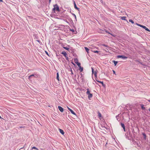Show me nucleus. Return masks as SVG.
<instances>
[{"label":"nucleus","instance_id":"412c9836","mask_svg":"<svg viewBox=\"0 0 150 150\" xmlns=\"http://www.w3.org/2000/svg\"><path fill=\"white\" fill-rule=\"evenodd\" d=\"M91 51L92 52H94V53H98L99 52L98 51H97V50L95 51H94V50H91Z\"/></svg>","mask_w":150,"mask_h":150},{"label":"nucleus","instance_id":"4468645a","mask_svg":"<svg viewBox=\"0 0 150 150\" xmlns=\"http://www.w3.org/2000/svg\"><path fill=\"white\" fill-rule=\"evenodd\" d=\"M84 48L85 49V50H86V52H87V53H89L88 52L89 49L86 47H85Z\"/></svg>","mask_w":150,"mask_h":150},{"label":"nucleus","instance_id":"f8f14e48","mask_svg":"<svg viewBox=\"0 0 150 150\" xmlns=\"http://www.w3.org/2000/svg\"><path fill=\"white\" fill-rule=\"evenodd\" d=\"M79 70L81 72H82L83 71V68L82 67H79Z\"/></svg>","mask_w":150,"mask_h":150},{"label":"nucleus","instance_id":"dca6fc26","mask_svg":"<svg viewBox=\"0 0 150 150\" xmlns=\"http://www.w3.org/2000/svg\"><path fill=\"white\" fill-rule=\"evenodd\" d=\"M98 116L99 117H101V116H102V115H101V113L99 111H98Z\"/></svg>","mask_w":150,"mask_h":150},{"label":"nucleus","instance_id":"9d476101","mask_svg":"<svg viewBox=\"0 0 150 150\" xmlns=\"http://www.w3.org/2000/svg\"><path fill=\"white\" fill-rule=\"evenodd\" d=\"M56 78H57V80L58 81H59V73L58 72H57V77H56Z\"/></svg>","mask_w":150,"mask_h":150},{"label":"nucleus","instance_id":"c756f323","mask_svg":"<svg viewBox=\"0 0 150 150\" xmlns=\"http://www.w3.org/2000/svg\"><path fill=\"white\" fill-rule=\"evenodd\" d=\"M73 15L74 16L76 19V16L74 14H73Z\"/></svg>","mask_w":150,"mask_h":150},{"label":"nucleus","instance_id":"58836bf2","mask_svg":"<svg viewBox=\"0 0 150 150\" xmlns=\"http://www.w3.org/2000/svg\"><path fill=\"white\" fill-rule=\"evenodd\" d=\"M1 118V116H0V118Z\"/></svg>","mask_w":150,"mask_h":150},{"label":"nucleus","instance_id":"f257e3e1","mask_svg":"<svg viewBox=\"0 0 150 150\" xmlns=\"http://www.w3.org/2000/svg\"><path fill=\"white\" fill-rule=\"evenodd\" d=\"M86 93L88 95V98L89 99H90V98L92 97L93 95L92 94L90 93V91H89L88 89H87V91L86 92Z\"/></svg>","mask_w":150,"mask_h":150},{"label":"nucleus","instance_id":"f704fd0d","mask_svg":"<svg viewBox=\"0 0 150 150\" xmlns=\"http://www.w3.org/2000/svg\"><path fill=\"white\" fill-rule=\"evenodd\" d=\"M143 134V135H144V136H145L146 137V134Z\"/></svg>","mask_w":150,"mask_h":150},{"label":"nucleus","instance_id":"4be33fe9","mask_svg":"<svg viewBox=\"0 0 150 150\" xmlns=\"http://www.w3.org/2000/svg\"><path fill=\"white\" fill-rule=\"evenodd\" d=\"M76 64L79 67H81L80 63L78 62Z\"/></svg>","mask_w":150,"mask_h":150},{"label":"nucleus","instance_id":"a211bd4d","mask_svg":"<svg viewBox=\"0 0 150 150\" xmlns=\"http://www.w3.org/2000/svg\"><path fill=\"white\" fill-rule=\"evenodd\" d=\"M136 25H137L140 27H141L142 28H143L144 27V25H140L138 23H136Z\"/></svg>","mask_w":150,"mask_h":150},{"label":"nucleus","instance_id":"5701e85b","mask_svg":"<svg viewBox=\"0 0 150 150\" xmlns=\"http://www.w3.org/2000/svg\"><path fill=\"white\" fill-rule=\"evenodd\" d=\"M129 21L132 23H134V22L131 19L129 20Z\"/></svg>","mask_w":150,"mask_h":150},{"label":"nucleus","instance_id":"1a4fd4ad","mask_svg":"<svg viewBox=\"0 0 150 150\" xmlns=\"http://www.w3.org/2000/svg\"><path fill=\"white\" fill-rule=\"evenodd\" d=\"M74 1V8L75 9H77L78 10H79V8L77 7L75 1Z\"/></svg>","mask_w":150,"mask_h":150},{"label":"nucleus","instance_id":"20e7f679","mask_svg":"<svg viewBox=\"0 0 150 150\" xmlns=\"http://www.w3.org/2000/svg\"><path fill=\"white\" fill-rule=\"evenodd\" d=\"M92 74H93L96 77L97 76V71H94V69L92 67Z\"/></svg>","mask_w":150,"mask_h":150},{"label":"nucleus","instance_id":"7ed1b4c3","mask_svg":"<svg viewBox=\"0 0 150 150\" xmlns=\"http://www.w3.org/2000/svg\"><path fill=\"white\" fill-rule=\"evenodd\" d=\"M61 54L63 55L65 57L66 59L67 60H68L69 58L68 56H67V53L64 51H63Z\"/></svg>","mask_w":150,"mask_h":150},{"label":"nucleus","instance_id":"72a5a7b5","mask_svg":"<svg viewBox=\"0 0 150 150\" xmlns=\"http://www.w3.org/2000/svg\"><path fill=\"white\" fill-rule=\"evenodd\" d=\"M45 52L46 53V54L47 55H48V52H47V51H45Z\"/></svg>","mask_w":150,"mask_h":150},{"label":"nucleus","instance_id":"f3484780","mask_svg":"<svg viewBox=\"0 0 150 150\" xmlns=\"http://www.w3.org/2000/svg\"><path fill=\"white\" fill-rule=\"evenodd\" d=\"M136 25H137L140 27H141L142 28H143L144 27V25H140L138 23H136Z\"/></svg>","mask_w":150,"mask_h":150},{"label":"nucleus","instance_id":"a19ab883","mask_svg":"<svg viewBox=\"0 0 150 150\" xmlns=\"http://www.w3.org/2000/svg\"><path fill=\"white\" fill-rule=\"evenodd\" d=\"M149 111H150V109H149Z\"/></svg>","mask_w":150,"mask_h":150},{"label":"nucleus","instance_id":"39448f33","mask_svg":"<svg viewBox=\"0 0 150 150\" xmlns=\"http://www.w3.org/2000/svg\"><path fill=\"white\" fill-rule=\"evenodd\" d=\"M118 58H122L123 59H127V57L124 56L123 55H118L117 56Z\"/></svg>","mask_w":150,"mask_h":150},{"label":"nucleus","instance_id":"4c0bfd02","mask_svg":"<svg viewBox=\"0 0 150 150\" xmlns=\"http://www.w3.org/2000/svg\"><path fill=\"white\" fill-rule=\"evenodd\" d=\"M51 0H49V2H51Z\"/></svg>","mask_w":150,"mask_h":150},{"label":"nucleus","instance_id":"ddd939ff","mask_svg":"<svg viewBox=\"0 0 150 150\" xmlns=\"http://www.w3.org/2000/svg\"><path fill=\"white\" fill-rule=\"evenodd\" d=\"M74 62H75V63L76 64L78 62V59L77 58L75 59H74Z\"/></svg>","mask_w":150,"mask_h":150},{"label":"nucleus","instance_id":"0eeeda50","mask_svg":"<svg viewBox=\"0 0 150 150\" xmlns=\"http://www.w3.org/2000/svg\"><path fill=\"white\" fill-rule=\"evenodd\" d=\"M121 126L123 128V129L124 130V131H125V125H124V124H123L122 123H121Z\"/></svg>","mask_w":150,"mask_h":150},{"label":"nucleus","instance_id":"6e6552de","mask_svg":"<svg viewBox=\"0 0 150 150\" xmlns=\"http://www.w3.org/2000/svg\"><path fill=\"white\" fill-rule=\"evenodd\" d=\"M59 130L61 134H62L63 135L64 134V133L63 130H62L60 129H59Z\"/></svg>","mask_w":150,"mask_h":150},{"label":"nucleus","instance_id":"473e14b6","mask_svg":"<svg viewBox=\"0 0 150 150\" xmlns=\"http://www.w3.org/2000/svg\"><path fill=\"white\" fill-rule=\"evenodd\" d=\"M113 74H115V72L114 70H113Z\"/></svg>","mask_w":150,"mask_h":150},{"label":"nucleus","instance_id":"aec40b11","mask_svg":"<svg viewBox=\"0 0 150 150\" xmlns=\"http://www.w3.org/2000/svg\"><path fill=\"white\" fill-rule=\"evenodd\" d=\"M113 63L114 64V65L115 66H116V64H117V62L116 61H113Z\"/></svg>","mask_w":150,"mask_h":150},{"label":"nucleus","instance_id":"2eb2a0df","mask_svg":"<svg viewBox=\"0 0 150 150\" xmlns=\"http://www.w3.org/2000/svg\"><path fill=\"white\" fill-rule=\"evenodd\" d=\"M126 17H124V16L121 17V19L122 20H126Z\"/></svg>","mask_w":150,"mask_h":150},{"label":"nucleus","instance_id":"393cba45","mask_svg":"<svg viewBox=\"0 0 150 150\" xmlns=\"http://www.w3.org/2000/svg\"><path fill=\"white\" fill-rule=\"evenodd\" d=\"M143 110H144L145 109V108L144 107V105H142L141 106Z\"/></svg>","mask_w":150,"mask_h":150},{"label":"nucleus","instance_id":"f03ea898","mask_svg":"<svg viewBox=\"0 0 150 150\" xmlns=\"http://www.w3.org/2000/svg\"><path fill=\"white\" fill-rule=\"evenodd\" d=\"M53 10L54 11L56 10L58 12L60 11L59 8L58 6L56 4L54 6V8H53Z\"/></svg>","mask_w":150,"mask_h":150},{"label":"nucleus","instance_id":"c03bdc74","mask_svg":"<svg viewBox=\"0 0 150 150\" xmlns=\"http://www.w3.org/2000/svg\"><path fill=\"white\" fill-rule=\"evenodd\" d=\"M149 101H150V100H149Z\"/></svg>","mask_w":150,"mask_h":150},{"label":"nucleus","instance_id":"37998d69","mask_svg":"<svg viewBox=\"0 0 150 150\" xmlns=\"http://www.w3.org/2000/svg\"><path fill=\"white\" fill-rule=\"evenodd\" d=\"M71 73H72V74H73V73H72V72H71Z\"/></svg>","mask_w":150,"mask_h":150},{"label":"nucleus","instance_id":"ea45409f","mask_svg":"<svg viewBox=\"0 0 150 150\" xmlns=\"http://www.w3.org/2000/svg\"><path fill=\"white\" fill-rule=\"evenodd\" d=\"M96 81H97V82H98V80H96Z\"/></svg>","mask_w":150,"mask_h":150},{"label":"nucleus","instance_id":"9b49d317","mask_svg":"<svg viewBox=\"0 0 150 150\" xmlns=\"http://www.w3.org/2000/svg\"><path fill=\"white\" fill-rule=\"evenodd\" d=\"M70 111L71 112V113L72 114H73L76 115V113L74 112L71 109L70 110Z\"/></svg>","mask_w":150,"mask_h":150},{"label":"nucleus","instance_id":"e433bc0d","mask_svg":"<svg viewBox=\"0 0 150 150\" xmlns=\"http://www.w3.org/2000/svg\"><path fill=\"white\" fill-rule=\"evenodd\" d=\"M105 31L106 32H107V33H108L110 34L108 32H107V31Z\"/></svg>","mask_w":150,"mask_h":150},{"label":"nucleus","instance_id":"c85d7f7f","mask_svg":"<svg viewBox=\"0 0 150 150\" xmlns=\"http://www.w3.org/2000/svg\"><path fill=\"white\" fill-rule=\"evenodd\" d=\"M146 30L147 31H149V32L150 31V30L149 29H148L147 28H146Z\"/></svg>","mask_w":150,"mask_h":150},{"label":"nucleus","instance_id":"c9c22d12","mask_svg":"<svg viewBox=\"0 0 150 150\" xmlns=\"http://www.w3.org/2000/svg\"><path fill=\"white\" fill-rule=\"evenodd\" d=\"M3 0H0V2H2Z\"/></svg>","mask_w":150,"mask_h":150},{"label":"nucleus","instance_id":"6ab92c4d","mask_svg":"<svg viewBox=\"0 0 150 150\" xmlns=\"http://www.w3.org/2000/svg\"><path fill=\"white\" fill-rule=\"evenodd\" d=\"M63 48L65 49V50H67L68 51H69V48L68 47H63Z\"/></svg>","mask_w":150,"mask_h":150},{"label":"nucleus","instance_id":"79ce46f5","mask_svg":"<svg viewBox=\"0 0 150 150\" xmlns=\"http://www.w3.org/2000/svg\"><path fill=\"white\" fill-rule=\"evenodd\" d=\"M111 35H112V36H113L112 35V34H111Z\"/></svg>","mask_w":150,"mask_h":150},{"label":"nucleus","instance_id":"2f4dec72","mask_svg":"<svg viewBox=\"0 0 150 150\" xmlns=\"http://www.w3.org/2000/svg\"><path fill=\"white\" fill-rule=\"evenodd\" d=\"M68 109L70 111V110H71L70 108L69 107H67Z\"/></svg>","mask_w":150,"mask_h":150},{"label":"nucleus","instance_id":"b1692460","mask_svg":"<svg viewBox=\"0 0 150 150\" xmlns=\"http://www.w3.org/2000/svg\"><path fill=\"white\" fill-rule=\"evenodd\" d=\"M32 149H36V150H38V149L36 147H35V146H33L32 147Z\"/></svg>","mask_w":150,"mask_h":150},{"label":"nucleus","instance_id":"7c9ffc66","mask_svg":"<svg viewBox=\"0 0 150 150\" xmlns=\"http://www.w3.org/2000/svg\"><path fill=\"white\" fill-rule=\"evenodd\" d=\"M143 28H144L146 30V28H147L145 26H144Z\"/></svg>","mask_w":150,"mask_h":150},{"label":"nucleus","instance_id":"bb28decb","mask_svg":"<svg viewBox=\"0 0 150 150\" xmlns=\"http://www.w3.org/2000/svg\"><path fill=\"white\" fill-rule=\"evenodd\" d=\"M98 82H99L100 83H101L102 85H103V81H98Z\"/></svg>","mask_w":150,"mask_h":150},{"label":"nucleus","instance_id":"a878e982","mask_svg":"<svg viewBox=\"0 0 150 150\" xmlns=\"http://www.w3.org/2000/svg\"><path fill=\"white\" fill-rule=\"evenodd\" d=\"M34 74H32L28 76V79H30L31 77L34 76Z\"/></svg>","mask_w":150,"mask_h":150},{"label":"nucleus","instance_id":"423d86ee","mask_svg":"<svg viewBox=\"0 0 150 150\" xmlns=\"http://www.w3.org/2000/svg\"><path fill=\"white\" fill-rule=\"evenodd\" d=\"M58 108L59 110V111L61 112H63L64 109L62 107L60 106H59L58 107Z\"/></svg>","mask_w":150,"mask_h":150},{"label":"nucleus","instance_id":"cd10ccee","mask_svg":"<svg viewBox=\"0 0 150 150\" xmlns=\"http://www.w3.org/2000/svg\"><path fill=\"white\" fill-rule=\"evenodd\" d=\"M103 46H105V47H108L107 45H105V44H103L102 45Z\"/></svg>","mask_w":150,"mask_h":150}]
</instances>
